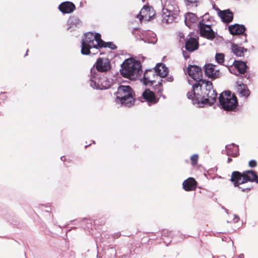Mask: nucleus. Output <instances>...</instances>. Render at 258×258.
<instances>
[{
	"instance_id": "18",
	"label": "nucleus",
	"mask_w": 258,
	"mask_h": 258,
	"mask_svg": "<svg viewBox=\"0 0 258 258\" xmlns=\"http://www.w3.org/2000/svg\"><path fill=\"white\" fill-rule=\"evenodd\" d=\"M58 9L63 14H70L74 11L76 6L72 2H65L59 5Z\"/></svg>"
},
{
	"instance_id": "35",
	"label": "nucleus",
	"mask_w": 258,
	"mask_h": 258,
	"mask_svg": "<svg viewBox=\"0 0 258 258\" xmlns=\"http://www.w3.org/2000/svg\"><path fill=\"white\" fill-rule=\"evenodd\" d=\"M231 161H232V159L231 158H228V163H230Z\"/></svg>"
},
{
	"instance_id": "5",
	"label": "nucleus",
	"mask_w": 258,
	"mask_h": 258,
	"mask_svg": "<svg viewBox=\"0 0 258 258\" xmlns=\"http://www.w3.org/2000/svg\"><path fill=\"white\" fill-rule=\"evenodd\" d=\"M219 102L224 110L235 111L238 105V101L236 96L232 94L231 91H225L220 94Z\"/></svg>"
},
{
	"instance_id": "29",
	"label": "nucleus",
	"mask_w": 258,
	"mask_h": 258,
	"mask_svg": "<svg viewBox=\"0 0 258 258\" xmlns=\"http://www.w3.org/2000/svg\"><path fill=\"white\" fill-rule=\"evenodd\" d=\"M154 90L157 95L159 96V97H161L163 90L162 82H159V83L155 86Z\"/></svg>"
},
{
	"instance_id": "17",
	"label": "nucleus",
	"mask_w": 258,
	"mask_h": 258,
	"mask_svg": "<svg viewBox=\"0 0 258 258\" xmlns=\"http://www.w3.org/2000/svg\"><path fill=\"white\" fill-rule=\"evenodd\" d=\"M198 183L193 177H189L183 181V188L186 191H192L196 189Z\"/></svg>"
},
{
	"instance_id": "3",
	"label": "nucleus",
	"mask_w": 258,
	"mask_h": 258,
	"mask_svg": "<svg viewBox=\"0 0 258 258\" xmlns=\"http://www.w3.org/2000/svg\"><path fill=\"white\" fill-rule=\"evenodd\" d=\"M101 35L99 33L94 34L88 32L84 34L82 39L81 53L84 55L90 54L91 48H98Z\"/></svg>"
},
{
	"instance_id": "33",
	"label": "nucleus",
	"mask_w": 258,
	"mask_h": 258,
	"mask_svg": "<svg viewBox=\"0 0 258 258\" xmlns=\"http://www.w3.org/2000/svg\"><path fill=\"white\" fill-rule=\"evenodd\" d=\"M187 5L194 4L197 2V0H185Z\"/></svg>"
},
{
	"instance_id": "23",
	"label": "nucleus",
	"mask_w": 258,
	"mask_h": 258,
	"mask_svg": "<svg viewBox=\"0 0 258 258\" xmlns=\"http://www.w3.org/2000/svg\"><path fill=\"white\" fill-rule=\"evenodd\" d=\"M155 71L158 76H159L162 78L166 77L168 73V69L162 64H159L158 66H156L155 68Z\"/></svg>"
},
{
	"instance_id": "22",
	"label": "nucleus",
	"mask_w": 258,
	"mask_h": 258,
	"mask_svg": "<svg viewBox=\"0 0 258 258\" xmlns=\"http://www.w3.org/2000/svg\"><path fill=\"white\" fill-rule=\"evenodd\" d=\"M197 21L198 17L193 13H188L185 16V23L189 27H192V25L196 23Z\"/></svg>"
},
{
	"instance_id": "28",
	"label": "nucleus",
	"mask_w": 258,
	"mask_h": 258,
	"mask_svg": "<svg viewBox=\"0 0 258 258\" xmlns=\"http://www.w3.org/2000/svg\"><path fill=\"white\" fill-rule=\"evenodd\" d=\"M225 55L222 53H217L215 55V59L216 61L219 63L226 66V64H224V62Z\"/></svg>"
},
{
	"instance_id": "6",
	"label": "nucleus",
	"mask_w": 258,
	"mask_h": 258,
	"mask_svg": "<svg viewBox=\"0 0 258 258\" xmlns=\"http://www.w3.org/2000/svg\"><path fill=\"white\" fill-rule=\"evenodd\" d=\"M162 11L165 17L174 18L178 15L179 9L175 0H166Z\"/></svg>"
},
{
	"instance_id": "31",
	"label": "nucleus",
	"mask_w": 258,
	"mask_h": 258,
	"mask_svg": "<svg viewBox=\"0 0 258 258\" xmlns=\"http://www.w3.org/2000/svg\"><path fill=\"white\" fill-rule=\"evenodd\" d=\"M248 165L251 168L255 167L257 166V162L254 160H251L249 161Z\"/></svg>"
},
{
	"instance_id": "32",
	"label": "nucleus",
	"mask_w": 258,
	"mask_h": 258,
	"mask_svg": "<svg viewBox=\"0 0 258 258\" xmlns=\"http://www.w3.org/2000/svg\"><path fill=\"white\" fill-rule=\"evenodd\" d=\"M188 52V51L186 52L185 51H183V52H182L183 55L186 60L189 58V55Z\"/></svg>"
},
{
	"instance_id": "25",
	"label": "nucleus",
	"mask_w": 258,
	"mask_h": 258,
	"mask_svg": "<svg viewBox=\"0 0 258 258\" xmlns=\"http://www.w3.org/2000/svg\"><path fill=\"white\" fill-rule=\"evenodd\" d=\"M232 52L237 56H242L244 54V49L235 44H232L231 47Z\"/></svg>"
},
{
	"instance_id": "10",
	"label": "nucleus",
	"mask_w": 258,
	"mask_h": 258,
	"mask_svg": "<svg viewBox=\"0 0 258 258\" xmlns=\"http://www.w3.org/2000/svg\"><path fill=\"white\" fill-rule=\"evenodd\" d=\"M90 85L97 89H106L110 87V82L105 78L97 79L95 76H92L90 79Z\"/></svg>"
},
{
	"instance_id": "20",
	"label": "nucleus",
	"mask_w": 258,
	"mask_h": 258,
	"mask_svg": "<svg viewBox=\"0 0 258 258\" xmlns=\"http://www.w3.org/2000/svg\"><path fill=\"white\" fill-rule=\"evenodd\" d=\"M244 182L248 181L255 182L257 183L258 176L256 172L252 170H246L243 172Z\"/></svg>"
},
{
	"instance_id": "15",
	"label": "nucleus",
	"mask_w": 258,
	"mask_h": 258,
	"mask_svg": "<svg viewBox=\"0 0 258 258\" xmlns=\"http://www.w3.org/2000/svg\"><path fill=\"white\" fill-rule=\"evenodd\" d=\"M216 66L213 64H207L205 66V75L209 78L213 79L218 78L220 76V71L216 70Z\"/></svg>"
},
{
	"instance_id": "19",
	"label": "nucleus",
	"mask_w": 258,
	"mask_h": 258,
	"mask_svg": "<svg viewBox=\"0 0 258 258\" xmlns=\"http://www.w3.org/2000/svg\"><path fill=\"white\" fill-rule=\"evenodd\" d=\"M229 31L233 35L243 34L246 30V28L243 25L235 24L228 27Z\"/></svg>"
},
{
	"instance_id": "12",
	"label": "nucleus",
	"mask_w": 258,
	"mask_h": 258,
	"mask_svg": "<svg viewBox=\"0 0 258 258\" xmlns=\"http://www.w3.org/2000/svg\"><path fill=\"white\" fill-rule=\"evenodd\" d=\"M199 47L198 38L192 37L186 38L185 40V48L188 52L197 50Z\"/></svg>"
},
{
	"instance_id": "36",
	"label": "nucleus",
	"mask_w": 258,
	"mask_h": 258,
	"mask_svg": "<svg viewBox=\"0 0 258 258\" xmlns=\"http://www.w3.org/2000/svg\"><path fill=\"white\" fill-rule=\"evenodd\" d=\"M167 22H168V23H169V19H167Z\"/></svg>"
},
{
	"instance_id": "14",
	"label": "nucleus",
	"mask_w": 258,
	"mask_h": 258,
	"mask_svg": "<svg viewBox=\"0 0 258 258\" xmlns=\"http://www.w3.org/2000/svg\"><path fill=\"white\" fill-rule=\"evenodd\" d=\"M142 96L143 99L150 105L155 104L159 101V98L155 95L154 92L151 91L150 89H146L143 93Z\"/></svg>"
},
{
	"instance_id": "21",
	"label": "nucleus",
	"mask_w": 258,
	"mask_h": 258,
	"mask_svg": "<svg viewBox=\"0 0 258 258\" xmlns=\"http://www.w3.org/2000/svg\"><path fill=\"white\" fill-rule=\"evenodd\" d=\"M219 15L222 21L227 23L231 22L233 18V13L229 10L220 11Z\"/></svg>"
},
{
	"instance_id": "37",
	"label": "nucleus",
	"mask_w": 258,
	"mask_h": 258,
	"mask_svg": "<svg viewBox=\"0 0 258 258\" xmlns=\"http://www.w3.org/2000/svg\"><path fill=\"white\" fill-rule=\"evenodd\" d=\"M64 158V157H61V160H63V159H62V158Z\"/></svg>"
},
{
	"instance_id": "7",
	"label": "nucleus",
	"mask_w": 258,
	"mask_h": 258,
	"mask_svg": "<svg viewBox=\"0 0 258 258\" xmlns=\"http://www.w3.org/2000/svg\"><path fill=\"white\" fill-rule=\"evenodd\" d=\"M111 68V63L108 58L99 57L97 59L93 68L91 69V76H94L96 74L94 68L99 72L104 73L109 71Z\"/></svg>"
},
{
	"instance_id": "8",
	"label": "nucleus",
	"mask_w": 258,
	"mask_h": 258,
	"mask_svg": "<svg viewBox=\"0 0 258 258\" xmlns=\"http://www.w3.org/2000/svg\"><path fill=\"white\" fill-rule=\"evenodd\" d=\"M244 179V173L239 171H235L232 172L230 181L233 183L235 187H238L242 191L247 192L251 189V187L242 188L239 185L245 183Z\"/></svg>"
},
{
	"instance_id": "4",
	"label": "nucleus",
	"mask_w": 258,
	"mask_h": 258,
	"mask_svg": "<svg viewBox=\"0 0 258 258\" xmlns=\"http://www.w3.org/2000/svg\"><path fill=\"white\" fill-rule=\"evenodd\" d=\"M134 91L130 86L121 85L116 92V101L126 106L133 105L135 102Z\"/></svg>"
},
{
	"instance_id": "13",
	"label": "nucleus",
	"mask_w": 258,
	"mask_h": 258,
	"mask_svg": "<svg viewBox=\"0 0 258 258\" xmlns=\"http://www.w3.org/2000/svg\"><path fill=\"white\" fill-rule=\"evenodd\" d=\"M157 78L158 75L155 70H148L144 73L143 82L146 85H152L155 82L156 79Z\"/></svg>"
},
{
	"instance_id": "24",
	"label": "nucleus",
	"mask_w": 258,
	"mask_h": 258,
	"mask_svg": "<svg viewBox=\"0 0 258 258\" xmlns=\"http://www.w3.org/2000/svg\"><path fill=\"white\" fill-rule=\"evenodd\" d=\"M237 91L241 96L245 97L249 96L250 93V92L247 87L244 84L239 85L237 87Z\"/></svg>"
},
{
	"instance_id": "1",
	"label": "nucleus",
	"mask_w": 258,
	"mask_h": 258,
	"mask_svg": "<svg viewBox=\"0 0 258 258\" xmlns=\"http://www.w3.org/2000/svg\"><path fill=\"white\" fill-rule=\"evenodd\" d=\"M189 76L195 81L192 85V91L187 93V97L198 103H209L211 106L216 101L217 93L213 88V84L203 79V73L200 67L189 66L187 69Z\"/></svg>"
},
{
	"instance_id": "27",
	"label": "nucleus",
	"mask_w": 258,
	"mask_h": 258,
	"mask_svg": "<svg viewBox=\"0 0 258 258\" xmlns=\"http://www.w3.org/2000/svg\"><path fill=\"white\" fill-rule=\"evenodd\" d=\"M103 47H109L113 50L117 48L115 44H114L112 42H105L104 41H103L101 38L100 37V42H99V48Z\"/></svg>"
},
{
	"instance_id": "9",
	"label": "nucleus",
	"mask_w": 258,
	"mask_h": 258,
	"mask_svg": "<svg viewBox=\"0 0 258 258\" xmlns=\"http://www.w3.org/2000/svg\"><path fill=\"white\" fill-rule=\"evenodd\" d=\"M155 13L152 7L145 6L141 10L140 13L137 16L141 22L143 20L145 21H149L154 17Z\"/></svg>"
},
{
	"instance_id": "34",
	"label": "nucleus",
	"mask_w": 258,
	"mask_h": 258,
	"mask_svg": "<svg viewBox=\"0 0 258 258\" xmlns=\"http://www.w3.org/2000/svg\"><path fill=\"white\" fill-rule=\"evenodd\" d=\"M121 236V234L120 233H114L113 234L112 237L113 238H119L120 236Z\"/></svg>"
},
{
	"instance_id": "26",
	"label": "nucleus",
	"mask_w": 258,
	"mask_h": 258,
	"mask_svg": "<svg viewBox=\"0 0 258 258\" xmlns=\"http://www.w3.org/2000/svg\"><path fill=\"white\" fill-rule=\"evenodd\" d=\"M68 22L70 25V27L74 26L79 27L82 24L81 21L75 16L71 17L69 19Z\"/></svg>"
},
{
	"instance_id": "30",
	"label": "nucleus",
	"mask_w": 258,
	"mask_h": 258,
	"mask_svg": "<svg viewBox=\"0 0 258 258\" xmlns=\"http://www.w3.org/2000/svg\"><path fill=\"white\" fill-rule=\"evenodd\" d=\"M199 157L198 155L195 154L190 157L191 163L192 165H196L198 163Z\"/></svg>"
},
{
	"instance_id": "2",
	"label": "nucleus",
	"mask_w": 258,
	"mask_h": 258,
	"mask_svg": "<svg viewBox=\"0 0 258 258\" xmlns=\"http://www.w3.org/2000/svg\"><path fill=\"white\" fill-rule=\"evenodd\" d=\"M121 68V74L122 76L131 80L138 78L142 72L140 62L132 58L125 59Z\"/></svg>"
},
{
	"instance_id": "38",
	"label": "nucleus",
	"mask_w": 258,
	"mask_h": 258,
	"mask_svg": "<svg viewBox=\"0 0 258 258\" xmlns=\"http://www.w3.org/2000/svg\"><path fill=\"white\" fill-rule=\"evenodd\" d=\"M257 183H258V181H257Z\"/></svg>"
},
{
	"instance_id": "16",
	"label": "nucleus",
	"mask_w": 258,
	"mask_h": 258,
	"mask_svg": "<svg viewBox=\"0 0 258 258\" xmlns=\"http://www.w3.org/2000/svg\"><path fill=\"white\" fill-rule=\"evenodd\" d=\"M234 66V68L236 69L239 72V74H244L246 71L247 68L246 63L242 61L234 60L231 63H227L226 64V67H232Z\"/></svg>"
},
{
	"instance_id": "11",
	"label": "nucleus",
	"mask_w": 258,
	"mask_h": 258,
	"mask_svg": "<svg viewBox=\"0 0 258 258\" xmlns=\"http://www.w3.org/2000/svg\"><path fill=\"white\" fill-rule=\"evenodd\" d=\"M199 27L202 36L210 40H212L215 37L214 32L210 25L205 24L202 21L199 23Z\"/></svg>"
}]
</instances>
